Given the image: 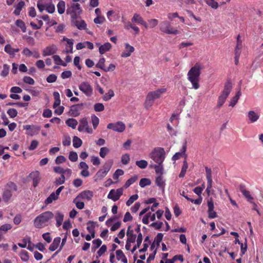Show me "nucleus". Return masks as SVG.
Wrapping results in <instances>:
<instances>
[{
	"mask_svg": "<svg viewBox=\"0 0 263 263\" xmlns=\"http://www.w3.org/2000/svg\"><path fill=\"white\" fill-rule=\"evenodd\" d=\"M114 96V91L112 89H109L108 91L103 96L102 99L104 101H107L110 100Z\"/></svg>",
	"mask_w": 263,
	"mask_h": 263,
	"instance_id": "41",
	"label": "nucleus"
},
{
	"mask_svg": "<svg viewBox=\"0 0 263 263\" xmlns=\"http://www.w3.org/2000/svg\"><path fill=\"white\" fill-rule=\"evenodd\" d=\"M94 109L96 111H102L104 109V106L101 103H96L94 105Z\"/></svg>",
	"mask_w": 263,
	"mask_h": 263,
	"instance_id": "62",
	"label": "nucleus"
},
{
	"mask_svg": "<svg viewBox=\"0 0 263 263\" xmlns=\"http://www.w3.org/2000/svg\"><path fill=\"white\" fill-rule=\"evenodd\" d=\"M78 129L80 132L85 130L89 134L92 133V130L88 127V121L86 118H83L80 120Z\"/></svg>",
	"mask_w": 263,
	"mask_h": 263,
	"instance_id": "13",
	"label": "nucleus"
},
{
	"mask_svg": "<svg viewBox=\"0 0 263 263\" xmlns=\"http://www.w3.org/2000/svg\"><path fill=\"white\" fill-rule=\"evenodd\" d=\"M78 123L77 120L73 118H69L66 121V125L73 129L76 128Z\"/></svg>",
	"mask_w": 263,
	"mask_h": 263,
	"instance_id": "33",
	"label": "nucleus"
},
{
	"mask_svg": "<svg viewBox=\"0 0 263 263\" xmlns=\"http://www.w3.org/2000/svg\"><path fill=\"white\" fill-rule=\"evenodd\" d=\"M156 184L160 188L163 189L165 186V181L163 179V177L160 175L158 176L156 179Z\"/></svg>",
	"mask_w": 263,
	"mask_h": 263,
	"instance_id": "39",
	"label": "nucleus"
},
{
	"mask_svg": "<svg viewBox=\"0 0 263 263\" xmlns=\"http://www.w3.org/2000/svg\"><path fill=\"white\" fill-rule=\"evenodd\" d=\"M79 89L87 97L93 94V88L90 84L86 81L81 83L79 85Z\"/></svg>",
	"mask_w": 263,
	"mask_h": 263,
	"instance_id": "10",
	"label": "nucleus"
},
{
	"mask_svg": "<svg viewBox=\"0 0 263 263\" xmlns=\"http://www.w3.org/2000/svg\"><path fill=\"white\" fill-rule=\"evenodd\" d=\"M127 242H128L129 243H133L135 241L136 235L134 234L133 233V231L132 232H127Z\"/></svg>",
	"mask_w": 263,
	"mask_h": 263,
	"instance_id": "50",
	"label": "nucleus"
},
{
	"mask_svg": "<svg viewBox=\"0 0 263 263\" xmlns=\"http://www.w3.org/2000/svg\"><path fill=\"white\" fill-rule=\"evenodd\" d=\"M151 167L155 170L156 173L161 176L163 173V166L162 164H153L151 165Z\"/></svg>",
	"mask_w": 263,
	"mask_h": 263,
	"instance_id": "32",
	"label": "nucleus"
},
{
	"mask_svg": "<svg viewBox=\"0 0 263 263\" xmlns=\"http://www.w3.org/2000/svg\"><path fill=\"white\" fill-rule=\"evenodd\" d=\"M240 192L242 193L243 195L247 199L248 201L253 203L252 200L253 197L251 196L250 192L247 190L243 186H241L240 189Z\"/></svg>",
	"mask_w": 263,
	"mask_h": 263,
	"instance_id": "30",
	"label": "nucleus"
},
{
	"mask_svg": "<svg viewBox=\"0 0 263 263\" xmlns=\"http://www.w3.org/2000/svg\"><path fill=\"white\" fill-rule=\"evenodd\" d=\"M147 22V25L149 28H153L155 27L158 24V21L155 18L149 19Z\"/></svg>",
	"mask_w": 263,
	"mask_h": 263,
	"instance_id": "55",
	"label": "nucleus"
},
{
	"mask_svg": "<svg viewBox=\"0 0 263 263\" xmlns=\"http://www.w3.org/2000/svg\"><path fill=\"white\" fill-rule=\"evenodd\" d=\"M247 116L250 123L256 122L259 118V114L254 110L249 111Z\"/></svg>",
	"mask_w": 263,
	"mask_h": 263,
	"instance_id": "23",
	"label": "nucleus"
},
{
	"mask_svg": "<svg viewBox=\"0 0 263 263\" xmlns=\"http://www.w3.org/2000/svg\"><path fill=\"white\" fill-rule=\"evenodd\" d=\"M81 200L82 199L80 198L78 199V196H77L73 201V202L75 203L77 208L80 210H82L84 208V203L81 201Z\"/></svg>",
	"mask_w": 263,
	"mask_h": 263,
	"instance_id": "40",
	"label": "nucleus"
},
{
	"mask_svg": "<svg viewBox=\"0 0 263 263\" xmlns=\"http://www.w3.org/2000/svg\"><path fill=\"white\" fill-rule=\"evenodd\" d=\"M17 186L16 185L12 182L8 183L4 188V191L2 195L3 200L5 202H8L11 199L12 194L14 192L16 191Z\"/></svg>",
	"mask_w": 263,
	"mask_h": 263,
	"instance_id": "7",
	"label": "nucleus"
},
{
	"mask_svg": "<svg viewBox=\"0 0 263 263\" xmlns=\"http://www.w3.org/2000/svg\"><path fill=\"white\" fill-rule=\"evenodd\" d=\"M25 5V3L24 1L22 0L19 1L17 4L14 5L15 10L13 12L14 14L17 16L19 15L20 14L21 11Z\"/></svg>",
	"mask_w": 263,
	"mask_h": 263,
	"instance_id": "25",
	"label": "nucleus"
},
{
	"mask_svg": "<svg viewBox=\"0 0 263 263\" xmlns=\"http://www.w3.org/2000/svg\"><path fill=\"white\" fill-rule=\"evenodd\" d=\"M206 4L214 9L218 7V4L215 0H205Z\"/></svg>",
	"mask_w": 263,
	"mask_h": 263,
	"instance_id": "53",
	"label": "nucleus"
},
{
	"mask_svg": "<svg viewBox=\"0 0 263 263\" xmlns=\"http://www.w3.org/2000/svg\"><path fill=\"white\" fill-rule=\"evenodd\" d=\"M186 149V145L184 144L181 149L180 152L176 153L172 157V160L176 161L178 159H179L181 157H182L183 155H184L185 158H186V155L185 154V151Z\"/></svg>",
	"mask_w": 263,
	"mask_h": 263,
	"instance_id": "28",
	"label": "nucleus"
},
{
	"mask_svg": "<svg viewBox=\"0 0 263 263\" xmlns=\"http://www.w3.org/2000/svg\"><path fill=\"white\" fill-rule=\"evenodd\" d=\"M132 22L143 25L146 29L148 28L147 24L143 18L138 13H135L132 18Z\"/></svg>",
	"mask_w": 263,
	"mask_h": 263,
	"instance_id": "19",
	"label": "nucleus"
},
{
	"mask_svg": "<svg viewBox=\"0 0 263 263\" xmlns=\"http://www.w3.org/2000/svg\"><path fill=\"white\" fill-rule=\"evenodd\" d=\"M149 157L156 163L162 164L165 158V152L163 148L156 147L149 154Z\"/></svg>",
	"mask_w": 263,
	"mask_h": 263,
	"instance_id": "5",
	"label": "nucleus"
},
{
	"mask_svg": "<svg viewBox=\"0 0 263 263\" xmlns=\"http://www.w3.org/2000/svg\"><path fill=\"white\" fill-rule=\"evenodd\" d=\"M65 181V177L64 175H61L60 177L57 178L55 181V185L57 186L63 184Z\"/></svg>",
	"mask_w": 263,
	"mask_h": 263,
	"instance_id": "61",
	"label": "nucleus"
},
{
	"mask_svg": "<svg viewBox=\"0 0 263 263\" xmlns=\"http://www.w3.org/2000/svg\"><path fill=\"white\" fill-rule=\"evenodd\" d=\"M166 91V88H161L156 90L150 91L146 96L144 102V107L148 109L153 104L155 100L161 97V95Z\"/></svg>",
	"mask_w": 263,
	"mask_h": 263,
	"instance_id": "3",
	"label": "nucleus"
},
{
	"mask_svg": "<svg viewBox=\"0 0 263 263\" xmlns=\"http://www.w3.org/2000/svg\"><path fill=\"white\" fill-rule=\"evenodd\" d=\"M205 169L207 182H213L211 169L208 167H205Z\"/></svg>",
	"mask_w": 263,
	"mask_h": 263,
	"instance_id": "56",
	"label": "nucleus"
},
{
	"mask_svg": "<svg viewBox=\"0 0 263 263\" xmlns=\"http://www.w3.org/2000/svg\"><path fill=\"white\" fill-rule=\"evenodd\" d=\"M138 176L137 175H134L132 176L131 178H130L129 179H128L126 182L125 183L124 185V187L125 189H127L128 187L130 185L134 183L137 180Z\"/></svg>",
	"mask_w": 263,
	"mask_h": 263,
	"instance_id": "36",
	"label": "nucleus"
},
{
	"mask_svg": "<svg viewBox=\"0 0 263 263\" xmlns=\"http://www.w3.org/2000/svg\"><path fill=\"white\" fill-rule=\"evenodd\" d=\"M9 68L10 67L9 65L7 64H4L1 75L4 77H6L9 73Z\"/></svg>",
	"mask_w": 263,
	"mask_h": 263,
	"instance_id": "59",
	"label": "nucleus"
},
{
	"mask_svg": "<svg viewBox=\"0 0 263 263\" xmlns=\"http://www.w3.org/2000/svg\"><path fill=\"white\" fill-rule=\"evenodd\" d=\"M138 195L137 194H135L132 196H131L128 200L126 201V205L129 206L131 204H132L135 201L138 199Z\"/></svg>",
	"mask_w": 263,
	"mask_h": 263,
	"instance_id": "54",
	"label": "nucleus"
},
{
	"mask_svg": "<svg viewBox=\"0 0 263 263\" xmlns=\"http://www.w3.org/2000/svg\"><path fill=\"white\" fill-rule=\"evenodd\" d=\"M72 141H73V146L75 148H79L82 144V140L77 136L73 137Z\"/></svg>",
	"mask_w": 263,
	"mask_h": 263,
	"instance_id": "43",
	"label": "nucleus"
},
{
	"mask_svg": "<svg viewBox=\"0 0 263 263\" xmlns=\"http://www.w3.org/2000/svg\"><path fill=\"white\" fill-rule=\"evenodd\" d=\"M142 235L141 233H140L137 237V242L136 245L133 248L132 250H131L132 253H134L138 248H139L140 246L141 245L142 241Z\"/></svg>",
	"mask_w": 263,
	"mask_h": 263,
	"instance_id": "34",
	"label": "nucleus"
},
{
	"mask_svg": "<svg viewBox=\"0 0 263 263\" xmlns=\"http://www.w3.org/2000/svg\"><path fill=\"white\" fill-rule=\"evenodd\" d=\"M136 164L140 168L144 169L145 168L147 165L148 163L146 160H141L139 161H136Z\"/></svg>",
	"mask_w": 263,
	"mask_h": 263,
	"instance_id": "49",
	"label": "nucleus"
},
{
	"mask_svg": "<svg viewBox=\"0 0 263 263\" xmlns=\"http://www.w3.org/2000/svg\"><path fill=\"white\" fill-rule=\"evenodd\" d=\"M160 30L168 34H178L179 31L171 26V23L167 21L161 22L159 24Z\"/></svg>",
	"mask_w": 263,
	"mask_h": 263,
	"instance_id": "8",
	"label": "nucleus"
},
{
	"mask_svg": "<svg viewBox=\"0 0 263 263\" xmlns=\"http://www.w3.org/2000/svg\"><path fill=\"white\" fill-rule=\"evenodd\" d=\"M232 88V85L231 82L230 81H227L225 83L223 91L218 97L217 105V107L220 108L223 105L226 99L229 95Z\"/></svg>",
	"mask_w": 263,
	"mask_h": 263,
	"instance_id": "6",
	"label": "nucleus"
},
{
	"mask_svg": "<svg viewBox=\"0 0 263 263\" xmlns=\"http://www.w3.org/2000/svg\"><path fill=\"white\" fill-rule=\"evenodd\" d=\"M4 50L7 53L12 55L14 54L15 53L19 51L18 48H12L10 45L7 44L5 46Z\"/></svg>",
	"mask_w": 263,
	"mask_h": 263,
	"instance_id": "31",
	"label": "nucleus"
},
{
	"mask_svg": "<svg viewBox=\"0 0 263 263\" xmlns=\"http://www.w3.org/2000/svg\"><path fill=\"white\" fill-rule=\"evenodd\" d=\"M117 259L118 260H121L123 263H127V259L123 252L121 250H118L116 252Z\"/></svg>",
	"mask_w": 263,
	"mask_h": 263,
	"instance_id": "29",
	"label": "nucleus"
},
{
	"mask_svg": "<svg viewBox=\"0 0 263 263\" xmlns=\"http://www.w3.org/2000/svg\"><path fill=\"white\" fill-rule=\"evenodd\" d=\"M111 45L109 42H106L104 43L103 45H102L101 46H100L99 51V53L101 54H104L106 52L110 50V49L111 48Z\"/></svg>",
	"mask_w": 263,
	"mask_h": 263,
	"instance_id": "26",
	"label": "nucleus"
},
{
	"mask_svg": "<svg viewBox=\"0 0 263 263\" xmlns=\"http://www.w3.org/2000/svg\"><path fill=\"white\" fill-rule=\"evenodd\" d=\"M54 217L53 214L50 211L45 212L38 216L34 220V226L38 229L43 228L48 226L50 223L51 220Z\"/></svg>",
	"mask_w": 263,
	"mask_h": 263,
	"instance_id": "2",
	"label": "nucleus"
},
{
	"mask_svg": "<svg viewBox=\"0 0 263 263\" xmlns=\"http://www.w3.org/2000/svg\"><path fill=\"white\" fill-rule=\"evenodd\" d=\"M112 165L111 160H108L105 162L101 168L96 173L94 176L95 181L102 180L108 174Z\"/></svg>",
	"mask_w": 263,
	"mask_h": 263,
	"instance_id": "4",
	"label": "nucleus"
},
{
	"mask_svg": "<svg viewBox=\"0 0 263 263\" xmlns=\"http://www.w3.org/2000/svg\"><path fill=\"white\" fill-rule=\"evenodd\" d=\"M83 103L72 105L70 108V113L72 117H78L80 114V111L83 109Z\"/></svg>",
	"mask_w": 263,
	"mask_h": 263,
	"instance_id": "15",
	"label": "nucleus"
},
{
	"mask_svg": "<svg viewBox=\"0 0 263 263\" xmlns=\"http://www.w3.org/2000/svg\"><path fill=\"white\" fill-rule=\"evenodd\" d=\"M105 59L104 58L102 57L100 59L98 63L97 64L96 66L104 70L105 67Z\"/></svg>",
	"mask_w": 263,
	"mask_h": 263,
	"instance_id": "57",
	"label": "nucleus"
},
{
	"mask_svg": "<svg viewBox=\"0 0 263 263\" xmlns=\"http://www.w3.org/2000/svg\"><path fill=\"white\" fill-rule=\"evenodd\" d=\"M124 174V171L121 169H117L114 174L112 177L114 179L117 180L118 178Z\"/></svg>",
	"mask_w": 263,
	"mask_h": 263,
	"instance_id": "64",
	"label": "nucleus"
},
{
	"mask_svg": "<svg viewBox=\"0 0 263 263\" xmlns=\"http://www.w3.org/2000/svg\"><path fill=\"white\" fill-rule=\"evenodd\" d=\"M46 3H45L43 0H39L37 3V7L41 12H42L44 10H46L47 6Z\"/></svg>",
	"mask_w": 263,
	"mask_h": 263,
	"instance_id": "45",
	"label": "nucleus"
},
{
	"mask_svg": "<svg viewBox=\"0 0 263 263\" xmlns=\"http://www.w3.org/2000/svg\"><path fill=\"white\" fill-rule=\"evenodd\" d=\"M107 128L118 133H122L125 129V125L122 122L118 121L116 123H109Z\"/></svg>",
	"mask_w": 263,
	"mask_h": 263,
	"instance_id": "11",
	"label": "nucleus"
},
{
	"mask_svg": "<svg viewBox=\"0 0 263 263\" xmlns=\"http://www.w3.org/2000/svg\"><path fill=\"white\" fill-rule=\"evenodd\" d=\"M91 119L93 128L96 129L99 123V119L96 115H92Z\"/></svg>",
	"mask_w": 263,
	"mask_h": 263,
	"instance_id": "58",
	"label": "nucleus"
},
{
	"mask_svg": "<svg viewBox=\"0 0 263 263\" xmlns=\"http://www.w3.org/2000/svg\"><path fill=\"white\" fill-rule=\"evenodd\" d=\"M208 216L209 218L213 219L217 217V214L214 210V205L212 199L211 198L208 201Z\"/></svg>",
	"mask_w": 263,
	"mask_h": 263,
	"instance_id": "17",
	"label": "nucleus"
},
{
	"mask_svg": "<svg viewBox=\"0 0 263 263\" xmlns=\"http://www.w3.org/2000/svg\"><path fill=\"white\" fill-rule=\"evenodd\" d=\"M64 215L60 212H57L55 216L56 226L59 227L61 226L63 221Z\"/></svg>",
	"mask_w": 263,
	"mask_h": 263,
	"instance_id": "35",
	"label": "nucleus"
},
{
	"mask_svg": "<svg viewBox=\"0 0 263 263\" xmlns=\"http://www.w3.org/2000/svg\"><path fill=\"white\" fill-rule=\"evenodd\" d=\"M123 188H119L116 190L114 189L111 190L107 195V198L114 201H116L120 199L123 194Z\"/></svg>",
	"mask_w": 263,
	"mask_h": 263,
	"instance_id": "12",
	"label": "nucleus"
},
{
	"mask_svg": "<svg viewBox=\"0 0 263 263\" xmlns=\"http://www.w3.org/2000/svg\"><path fill=\"white\" fill-rule=\"evenodd\" d=\"M241 95V93L240 91H238L237 94L232 98V99L231 100V101L230 102L229 106L234 107L237 102H238V100Z\"/></svg>",
	"mask_w": 263,
	"mask_h": 263,
	"instance_id": "46",
	"label": "nucleus"
},
{
	"mask_svg": "<svg viewBox=\"0 0 263 263\" xmlns=\"http://www.w3.org/2000/svg\"><path fill=\"white\" fill-rule=\"evenodd\" d=\"M109 152V149L108 148L106 147H102L100 148V151L99 152L100 156L104 158L108 154Z\"/></svg>",
	"mask_w": 263,
	"mask_h": 263,
	"instance_id": "52",
	"label": "nucleus"
},
{
	"mask_svg": "<svg viewBox=\"0 0 263 263\" xmlns=\"http://www.w3.org/2000/svg\"><path fill=\"white\" fill-rule=\"evenodd\" d=\"M15 25L19 27L24 33L26 32V27L25 23L21 20H17L15 21Z\"/></svg>",
	"mask_w": 263,
	"mask_h": 263,
	"instance_id": "38",
	"label": "nucleus"
},
{
	"mask_svg": "<svg viewBox=\"0 0 263 263\" xmlns=\"http://www.w3.org/2000/svg\"><path fill=\"white\" fill-rule=\"evenodd\" d=\"M61 238L60 237H57L54 238L53 242L49 246V249L51 251H55L59 246L61 242Z\"/></svg>",
	"mask_w": 263,
	"mask_h": 263,
	"instance_id": "27",
	"label": "nucleus"
},
{
	"mask_svg": "<svg viewBox=\"0 0 263 263\" xmlns=\"http://www.w3.org/2000/svg\"><path fill=\"white\" fill-rule=\"evenodd\" d=\"M23 128L28 130L26 133L27 135L33 136V135H36L39 133L40 127L34 125H26L23 126Z\"/></svg>",
	"mask_w": 263,
	"mask_h": 263,
	"instance_id": "14",
	"label": "nucleus"
},
{
	"mask_svg": "<svg viewBox=\"0 0 263 263\" xmlns=\"http://www.w3.org/2000/svg\"><path fill=\"white\" fill-rule=\"evenodd\" d=\"M29 177L33 180V186H37L41 180L40 172L39 171L32 172L30 174Z\"/></svg>",
	"mask_w": 263,
	"mask_h": 263,
	"instance_id": "21",
	"label": "nucleus"
},
{
	"mask_svg": "<svg viewBox=\"0 0 263 263\" xmlns=\"http://www.w3.org/2000/svg\"><path fill=\"white\" fill-rule=\"evenodd\" d=\"M81 13L82 9L78 3L71 4L70 6H68L66 10V13L70 15L71 18H78Z\"/></svg>",
	"mask_w": 263,
	"mask_h": 263,
	"instance_id": "9",
	"label": "nucleus"
},
{
	"mask_svg": "<svg viewBox=\"0 0 263 263\" xmlns=\"http://www.w3.org/2000/svg\"><path fill=\"white\" fill-rule=\"evenodd\" d=\"M114 14L115 12L113 10H110L107 12V17L109 21L113 22L116 20V18L115 17Z\"/></svg>",
	"mask_w": 263,
	"mask_h": 263,
	"instance_id": "60",
	"label": "nucleus"
},
{
	"mask_svg": "<svg viewBox=\"0 0 263 263\" xmlns=\"http://www.w3.org/2000/svg\"><path fill=\"white\" fill-rule=\"evenodd\" d=\"M58 197L54 192L52 193L46 199L45 202L46 204L52 203L53 201L58 199Z\"/></svg>",
	"mask_w": 263,
	"mask_h": 263,
	"instance_id": "42",
	"label": "nucleus"
},
{
	"mask_svg": "<svg viewBox=\"0 0 263 263\" xmlns=\"http://www.w3.org/2000/svg\"><path fill=\"white\" fill-rule=\"evenodd\" d=\"M93 196V193L90 190H85L81 192L77 196L78 199L80 198L82 200L89 201Z\"/></svg>",
	"mask_w": 263,
	"mask_h": 263,
	"instance_id": "16",
	"label": "nucleus"
},
{
	"mask_svg": "<svg viewBox=\"0 0 263 263\" xmlns=\"http://www.w3.org/2000/svg\"><path fill=\"white\" fill-rule=\"evenodd\" d=\"M202 69L201 64L197 63L187 72V80L191 83L193 88L195 89H198L200 87L199 82Z\"/></svg>",
	"mask_w": 263,
	"mask_h": 263,
	"instance_id": "1",
	"label": "nucleus"
},
{
	"mask_svg": "<svg viewBox=\"0 0 263 263\" xmlns=\"http://www.w3.org/2000/svg\"><path fill=\"white\" fill-rule=\"evenodd\" d=\"M130 158L129 155L128 154H124L121 157V162L124 164L126 165L128 164L129 162Z\"/></svg>",
	"mask_w": 263,
	"mask_h": 263,
	"instance_id": "63",
	"label": "nucleus"
},
{
	"mask_svg": "<svg viewBox=\"0 0 263 263\" xmlns=\"http://www.w3.org/2000/svg\"><path fill=\"white\" fill-rule=\"evenodd\" d=\"M12 226L10 223H6L0 227V240L4 239V235L10 229Z\"/></svg>",
	"mask_w": 263,
	"mask_h": 263,
	"instance_id": "24",
	"label": "nucleus"
},
{
	"mask_svg": "<svg viewBox=\"0 0 263 263\" xmlns=\"http://www.w3.org/2000/svg\"><path fill=\"white\" fill-rule=\"evenodd\" d=\"M20 256L22 260L23 261L26 262L29 259L28 253L25 250L21 251V252H20Z\"/></svg>",
	"mask_w": 263,
	"mask_h": 263,
	"instance_id": "48",
	"label": "nucleus"
},
{
	"mask_svg": "<svg viewBox=\"0 0 263 263\" xmlns=\"http://www.w3.org/2000/svg\"><path fill=\"white\" fill-rule=\"evenodd\" d=\"M135 50L133 46L130 45L128 43L125 44V50L121 54V57L123 58H127L129 57L132 53Z\"/></svg>",
	"mask_w": 263,
	"mask_h": 263,
	"instance_id": "22",
	"label": "nucleus"
},
{
	"mask_svg": "<svg viewBox=\"0 0 263 263\" xmlns=\"http://www.w3.org/2000/svg\"><path fill=\"white\" fill-rule=\"evenodd\" d=\"M52 58L56 64L62 65L63 66H66L67 65L66 63L64 62L59 55H54Z\"/></svg>",
	"mask_w": 263,
	"mask_h": 263,
	"instance_id": "44",
	"label": "nucleus"
},
{
	"mask_svg": "<svg viewBox=\"0 0 263 263\" xmlns=\"http://www.w3.org/2000/svg\"><path fill=\"white\" fill-rule=\"evenodd\" d=\"M57 47L55 45L53 44L48 46L43 49V57H47L52 55L57 52Z\"/></svg>",
	"mask_w": 263,
	"mask_h": 263,
	"instance_id": "20",
	"label": "nucleus"
},
{
	"mask_svg": "<svg viewBox=\"0 0 263 263\" xmlns=\"http://www.w3.org/2000/svg\"><path fill=\"white\" fill-rule=\"evenodd\" d=\"M71 23L79 30H85L86 28L87 24L83 20H78L77 18H71Z\"/></svg>",
	"mask_w": 263,
	"mask_h": 263,
	"instance_id": "18",
	"label": "nucleus"
},
{
	"mask_svg": "<svg viewBox=\"0 0 263 263\" xmlns=\"http://www.w3.org/2000/svg\"><path fill=\"white\" fill-rule=\"evenodd\" d=\"M31 243V239L29 237H26L22 239V243H18V246L22 248L27 247V243Z\"/></svg>",
	"mask_w": 263,
	"mask_h": 263,
	"instance_id": "47",
	"label": "nucleus"
},
{
	"mask_svg": "<svg viewBox=\"0 0 263 263\" xmlns=\"http://www.w3.org/2000/svg\"><path fill=\"white\" fill-rule=\"evenodd\" d=\"M151 184V180L148 178H142L140 180L139 182V185L141 187H144L147 185H149Z\"/></svg>",
	"mask_w": 263,
	"mask_h": 263,
	"instance_id": "51",
	"label": "nucleus"
},
{
	"mask_svg": "<svg viewBox=\"0 0 263 263\" xmlns=\"http://www.w3.org/2000/svg\"><path fill=\"white\" fill-rule=\"evenodd\" d=\"M58 11L59 14H62L65 11V3L63 1H61L57 5Z\"/></svg>",
	"mask_w": 263,
	"mask_h": 263,
	"instance_id": "37",
	"label": "nucleus"
}]
</instances>
